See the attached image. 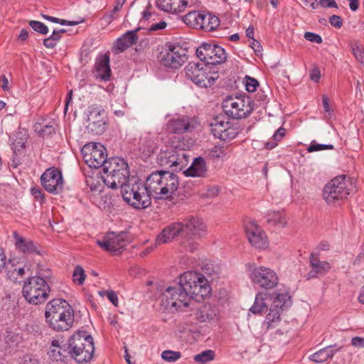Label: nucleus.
Returning <instances> with one entry per match:
<instances>
[{
	"mask_svg": "<svg viewBox=\"0 0 364 364\" xmlns=\"http://www.w3.org/2000/svg\"><path fill=\"white\" fill-rule=\"evenodd\" d=\"M161 356L166 362L174 363L181 357V353L179 351L166 350L161 353Z\"/></svg>",
	"mask_w": 364,
	"mask_h": 364,
	"instance_id": "49",
	"label": "nucleus"
},
{
	"mask_svg": "<svg viewBox=\"0 0 364 364\" xmlns=\"http://www.w3.org/2000/svg\"><path fill=\"white\" fill-rule=\"evenodd\" d=\"M304 38L312 43H322V38L318 34L312 32H306L304 33Z\"/></svg>",
	"mask_w": 364,
	"mask_h": 364,
	"instance_id": "56",
	"label": "nucleus"
},
{
	"mask_svg": "<svg viewBox=\"0 0 364 364\" xmlns=\"http://www.w3.org/2000/svg\"><path fill=\"white\" fill-rule=\"evenodd\" d=\"M31 193L36 200L40 201V203H41L44 202V199H45L44 194L40 188L36 187V186L31 188Z\"/></svg>",
	"mask_w": 364,
	"mask_h": 364,
	"instance_id": "54",
	"label": "nucleus"
},
{
	"mask_svg": "<svg viewBox=\"0 0 364 364\" xmlns=\"http://www.w3.org/2000/svg\"><path fill=\"white\" fill-rule=\"evenodd\" d=\"M71 306L63 299H55L50 301L46 306L45 316L46 321L58 314V313L70 308Z\"/></svg>",
	"mask_w": 364,
	"mask_h": 364,
	"instance_id": "33",
	"label": "nucleus"
},
{
	"mask_svg": "<svg viewBox=\"0 0 364 364\" xmlns=\"http://www.w3.org/2000/svg\"><path fill=\"white\" fill-rule=\"evenodd\" d=\"M203 12L202 11H190L183 17V21L187 26L200 29L203 19Z\"/></svg>",
	"mask_w": 364,
	"mask_h": 364,
	"instance_id": "38",
	"label": "nucleus"
},
{
	"mask_svg": "<svg viewBox=\"0 0 364 364\" xmlns=\"http://www.w3.org/2000/svg\"><path fill=\"white\" fill-rule=\"evenodd\" d=\"M259 82L257 80L253 77L246 76L245 77V87L246 90L249 92H253L256 90Z\"/></svg>",
	"mask_w": 364,
	"mask_h": 364,
	"instance_id": "51",
	"label": "nucleus"
},
{
	"mask_svg": "<svg viewBox=\"0 0 364 364\" xmlns=\"http://www.w3.org/2000/svg\"><path fill=\"white\" fill-rule=\"evenodd\" d=\"M349 47L355 59L360 63H364V47L357 40L349 42Z\"/></svg>",
	"mask_w": 364,
	"mask_h": 364,
	"instance_id": "44",
	"label": "nucleus"
},
{
	"mask_svg": "<svg viewBox=\"0 0 364 364\" xmlns=\"http://www.w3.org/2000/svg\"><path fill=\"white\" fill-rule=\"evenodd\" d=\"M127 234L124 232L119 233L109 232L102 239L97 240V245L104 250L109 252L113 255L122 252L129 244Z\"/></svg>",
	"mask_w": 364,
	"mask_h": 364,
	"instance_id": "18",
	"label": "nucleus"
},
{
	"mask_svg": "<svg viewBox=\"0 0 364 364\" xmlns=\"http://www.w3.org/2000/svg\"><path fill=\"white\" fill-rule=\"evenodd\" d=\"M156 143L150 134L142 136L139 141V149L145 154L149 155L154 151Z\"/></svg>",
	"mask_w": 364,
	"mask_h": 364,
	"instance_id": "40",
	"label": "nucleus"
},
{
	"mask_svg": "<svg viewBox=\"0 0 364 364\" xmlns=\"http://www.w3.org/2000/svg\"><path fill=\"white\" fill-rule=\"evenodd\" d=\"M205 231V225L201 219L192 218L182 222H175L166 226L156 238V243L161 245L171 242L178 236H184L186 240L182 243L191 252L198 248V243L193 236L200 235Z\"/></svg>",
	"mask_w": 364,
	"mask_h": 364,
	"instance_id": "1",
	"label": "nucleus"
},
{
	"mask_svg": "<svg viewBox=\"0 0 364 364\" xmlns=\"http://www.w3.org/2000/svg\"><path fill=\"white\" fill-rule=\"evenodd\" d=\"M203 19L200 29L205 31H213L220 26L219 18L210 13L203 12Z\"/></svg>",
	"mask_w": 364,
	"mask_h": 364,
	"instance_id": "37",
	"label": "nucleus"
},
{
	"mask_svg": "<svg viewBox=\"0 0 364 364\" xmlns=\"http://www.w3.org/2000/svg\"><path fill=\"white\" fill-rule=\"evenodd\" d=\"M95 77L103 81H108L111 77L109 56L107 54L99 56L95 64Z\"/></svg>",
	"mask_w": 364,
	"mask_h": 364,
	"instance_id": "27",
	"label": "nucleus"
},
{
	"mask_svg": "<svg viewBox=\"0 0 364 364\" xmlns=\"http://www.w3.org/2000/svg\"><path fill=\"white\" fill-rule=\"evenodd\" d=\"M13 237L15 246L20 252L33 253L36 251V247L31 239L21 236L17 232H14Z\"/></svg>",
	"mask_w": 364,
	"mask_h": 364,
	"instance_id": "35",
	"label": "nucleus"
},
{
	"mask_svg": "<svg viewBox=\"0 0 364 364\" xmlns=\"http://www.w3.org/2000/svg\"><path fill=\"white\" fill-rule=\"evenodd\" d=\"M125 2L126 0H116L114 8L111 10L112 14L118 15V12L122 9Z\"/></svg>",
	"mask_w": 364,
	"mask_h": 364,
	"instance_id": "63",
	"label": "nucleus"
},
{
	"mask_svg": "<svg viewBox=\"0 0 364 364\" xmlns=\"http://www.w3.org/2000/svg\"><path fill=\"white\" fill-rule=\"evenodd\" d=\"M309 265L311 269L306 275L307 279L322 277L329 272L332 268L328 262L321 260L318 255L314 253H311L309 256Z\"/></svg>",
	"mask_w": 364,
	"mask_h": 364,
	"instance_id": "24",
	"label": "nucleus"
},
{
	"mask_svg": "<svg viewBox=\"0 0 364 364\" xmlns=\"http://www.w3.org/2000/svg\"><path fill=\"white\" fill-rule=\"evenodd\" d=\"M117 17H118V15H115L114 14H112V12L110 11L109 12L105 13L103 15V16L101 18V21L102 22V24L107 26V25L110 24Z\"/></svg>",
	"mask_w": 364,
	"mask_h": 364,
	"instance_id": "57",
	"label": "nucleus"
},
{
	"mask_svg": "<svg viewBox=\"0 0 364 364\" xmlns=\"http://www.w3.org/2000/svg\"><path fill=\"white\" fill-rule=\"evenodd\" d=\"M85 183L92 193L90 196V201L101 209L106 208V202L101 198L102 186L100 183V178L87 176L86 177Z\"/></svg>",
	"mask_w": 364,
	"mask_h": 364,
	"instance_id": "25",
	"label": "nucleus"
},
{
	"mask_svg": "<svg viewBox=\"0 0 364 364\" xmlns=\"http://www.w3.org/2000/svg\"><path fill=\"white\" fill-rule=\"evenodd\" d=\"M17 340V337L14 338V334L12 333L11 331H9L8 328L3 331L1 333H0V341H11Z\"/></svg>",
	"mask_w": 364,
	"mask_h": 364,
	"instance_id": "55",
	"label": "nucleus"
},
{
	"mask_svg": "<svg viewBox=\"0 0 364 364\" xmlns=\"http://www.w3.org/2000/svg\"><path fill=\"white\" fill-rule=\"evenodd\" d=\"M85 277L83 268L80 265L76 266L73 273V282L78 285H82L85 282Z\"/></svg>",
	"mask_w": 364,
	"mask_h": 364,
	"instance_id": "48",
	"label": "nucleus"
},
{
	"mask_svg": "<svg viewBox=\"0 0 364 364\" xmlns=\"http://www.w3.org/2000/svg\"><path fill=\"white\" fill-rule=\"evenodd\" d=\"M286 132V129L283 127L279 128L272 136L274 141H268L265 144V147L267 149H272L277 145V142L280 141L282 139L284 136Z\"/></svg>",
	"mask_w": 364,
	"mask_h": 364,
	"instance_id": "47",
	"label": "nucleus"
},
{
	"mask_svg": "<svg viewBox=\"0 0 364 364\" xmlns=\"http://www.w3.org/2000/svg\"><path fill=\"white\" fill-rule=\"evenodd\" d=\"M95 343H80L72 346L70 344V355L77 363H83L91 360L95 351Z\"/></svg>",
	"mask_w": 364,
	"mask_h": 364,
	"instance_id": "23",
	"label": "nucleus"
},
{
	"mask_svg": "<svg viewBox=\"0 0 364 364\" xmlns=\"http://www.w3.org/2000/svg\"><path fill=\"white\" fill-rule=\"evenodd\" d=\"M124 200L135 209H144L151 203V193L146 184L140 179L132 177L120 187Z\"/></svg>",
	"mask_w": 364,
	"mask_h": 364,
	"instance_id": "3",
	"label": "nucleus"
},
{
	"mask_svg": "<svg viewBox=\"0 0 364 364\" xmlns=\"http://www.w3.org/2000/svg\"><path fill=\"white\" fill-rule=\"evenodd\" d=\"M329 23L335 28H340L343 25V21L339 16L333 15L329 18Z\"/></svg>",
	"mask_w": 364,
	"mask_h": 364,
	"instance_id": "58",
	"label": "nucleus"
},
{
	"mask_svg": "<svg viewBox=\"0 0 364 364\" xmlns=\"http://www.w3.org/2000/svg\"><path fill=\"white\" fill-rule=\"evenodd\" d=\"M65 29H54L52 34L43 40V44L47 48H54L62 38V34L65 33Z\"/></svg>",
	"mask_w": 364,
	"mask_h": 364,
	"instance_id": "42",
	"label": "nucleus"
},
{
	"mask_svg": "<svg viewBox=\"0 0 364 364\" xmlns=\"http://www.w3.org/2000/svg\"><path fill=\"white\" fill-rule=\"evenodd\" d=\"M29 26L36 32L43 34L46 35L48 34L49 30L48 26L44 24L43 23L38 21H29Z\"/></svg>",
	"mask_w": 364,
	"mask_h": 364,
	"instance_id": "50",
	"label": "nucleus"
},
{
	"mask_svg": "<svg viewBox=\"0 0 364 364\" xmlns=\"http://www.w3.org/2000/svg\"><path fill=\"white\" fill-rule=\"evenodd\" d=\"M198 58L206 67L209 65L223 63L227 58L225 49L220 46L211 43H203L196 50Z\"/></svg>",
	"mask_w": 364,
	"mask_h": 364,
	"instance_id": "15",
	"label": "nucleus"
},
{
	"mask_svg": "<svg viewBox=\"0 0 364 364\" xmlns=\"http://www.w3.org/2000/svg\"><path fill=\"white\" fill-rule=\"evenodd\" d=\"M267 221L268 223L274 225L285 226L287 220L285 214L283 211H271L267 215Z\"/></svg>",
	"mask_w": 364,
	"mask_h": 364,
	"instance_id": "43",
	"label": "nucleus"
},
{
	"mask_svg": "<svg viewBox=\"0 0 364 364\" xmlns=\"http://www.w3.org/2000/svg\"><path fill=\"white\" fill-rule=\"evenodd\" d=\"M310 78L314 82H318L321 78V72L318 68H314L310 71Z\"/></svg>",
	"mask_w": 364,
	"mask_h": 364,
	"instance_id": "60",
	"label": "nucleus"
},
{
	"mask_svg": "<svg viewBox=\"0 0 364 364\" xmlns=\"http://www.w3.org/2000/svg\"><path fill=\"white\" fill-rule=\"evenodd\" d=\"M81 153L85 164L91 168H103L104 164L108 161L106 148L100 143L91 142L85 144L82 148Z\"/></svg>",
	"mask_w": 364,
	"mask_h": 364,
	"instance_id": "14",
	"label": "nucleus"
},
{
	"mask_svg": "<svg viewBox=\"0 0 364 364\" xmlns=\"http://www.w3.org/2000/svg\"><path fill=\"white\" fill-rule=\"evenodd\" d=\"M222 106L225 114L232 119L246 118L253 110L252 100L245 94L226 97Z\"/></svg>",
	"mask_w": 364,
	"mask_h": 364,
	"instance_id": "10",
	"label": "nucleus"
},
{
	"mask_svg": "<svg viewBox=\"0 0 364 364\" xmlns=\"http://www.w3.org/2000/svg\"><path fill=\"white\" fill-rule=\"evenodd\" d=\"M196 319L200 322H214L219 318V310L210 304L202 305L196 314Z\"/></svg>",
	"mask_w": 364,
	"mask_h": 364,
	"instance_id": "28",
	"label": "nucleus"
},
{
	"mask_svg": "<svg viewBox=\"0 0 364 364\" xmlns=\"http://www.w3.org/2000/svg\"><path fill=\"white\" fill-rule=\"evenodd\" d=\"M209 126L214 137L223 141L232 140L239 134L237 129L232 126L225 116L214 117Z\"/></svg>",
	"mask_w": 364,
	"mask_h": 364,
	"instance_id": "16",
	"label": "nucleus"
},
{
	"mask_svg": "<svg viewBox=\"0 0 364 364\" xmlns=\"http://www.w3.org/2000/svg\"><path fill=\"white\" fill-rule=\"evenodd\" d=\"M322 104L325 112V117L330 118L332 115L333 110L330 105L329 98L326 95L322 96Z\"/></svg>",
	"mask_w": 364,
	"mask_h": 364,
	"instance_id": "53",
	"label": "nucleus"
},
{
	"mask_svg": "<svg viewBox=\"0 0 364 364\" xmlns=\"http://www.w3.org/2000/svg\"><path fill=\"white\" fill-rule=\"evenodd\" d=\"M208 167L204 158L199 156L193 159L191 165L185 171L184 174L189 177H205Z\"/></svg>",
	"mask_w": 364,
	"mask_h": 364,
	"instance_id": "30",
	"label": "nucleus"
},
{
	"mask_svg": "<svg viewBox=\"0 0 364 364\" xmlns=\"http://www.w3.org/2000/svg\"><path fill=\"white\" fill-rule=\"evenodd\" d=\"M102 171L105 184L112 189L120 188L131 178L128 164L123 158H110L104 164Z\"/></svg>",
	"mask_w": 364,
	"mask_h": 364,
	"instance_id": "5",
	"label": "nucleus"
},
{
	"mask_svg": "<svg viewBox=\"0 0 364 364\" xmlns=\"http://www.w3.org/2000/svg\"><path fill=\"white\" fill-rule=\"evenodd\" d=\"M245 229L252 246L258 250H265L268 247L269 242L265 232L254 220L246 222Z\"/></svg>",
	"mask_w": 364,
	"mask_h": 364,
	"instance_id": "20",
	"label": "nucleus"
},
{
	"mask_svg": "<svg viewBox=\"0 0 364 364\" xmlns=\"http://www.w3.org/2000/svg\"><path fill=\"white\" fill-rule=\"evenodd\" d=\"M187 60V50L178 44H168L161 58V63L167 68L177 69Z\"/></svg>",
	"mask_w": 364,
	"mask_h": 364,
	"instance_id": "17",
	"label": "nucleus"
},
{
	"mask_svg": "<svg viewBox=\"0 0 364 364\" xmlns=\"http://www.w3.org/2000/svg\"><path fill=\"white\" fill-rule=\"evenodd\" d=\"M228 146L215 145L205 151V155L208 160L216 161L223 160L228 155Z\"/></svg>",
	"mask_w": 364,
	"mask_h": 364,
	"instance_id": "36",
	"label": "nucleus"
},
{
	"mask_svg": "<svg viewBox=\"0 0 364 364\" xmlns=\"http://www.w3.org/2000/svg\"><path fill=\"white\" fill-rule=\"evenodd\" d=\"M292 304L291 296L287 291H275L271 296V304L268 314L263 322V328L267 330L277 327L281 321L283 313Z\"/></svg>",
	"mask_w": 364,
	"mask_h": 364,
	"instance_id": "7",
	"label": "nucleus"
},
{
	"mask_svg": "<svg viewBox=\"0 0 364 364\" xmlns=\"http://www.w3.org/2000/svg\"><path fill=\"white\" fill-rule=\"evenodd\" d=\"M55 132V128L53 125L47 124L41 129V134L43 135H50Z\"/></svg>",
	"mask_w": 364,
	"mask_h": 364,
	"instance_id": "64",
	"label": "nucleus"
},
{
	"mask_svg": "<svg viewBox=\"0 0 364 364\" xmlns=\"http://www.w3.org/2000/svg\"><path fill=\"white\" fill-rule=\"evenodd\" d=\"M28 136L25 133L18 132L13 136L11 149L15 154L24 149L27 142Z\"/></svg>",
	"mask_w": 364,
	"mask_h": 364,
	"instance_id": "41",
	"label": "nucleus"
},
{
	"mask_svg": "<svg viewBox=\"0 0 364 364\" xmlns=\"http://www.w3.org/2000/svg\"><path fill=\"white\" fill-rule=\"evenodd\" d=\"M41 182L46 191L58 194L63 188V178L61 171L56 167L47 168L41 176Z\"/></svg>",
	"mask_w": 364,
	"mask_h": 364,
	"instance_id": "19",
	"label": "nucleus"
},
{
	"mask_svg": "<svg viewBox=\"0 0 364 364\" xmlns=\"http://www.w3.org/2000/svg\"><path fill=\"white\" fill-rule=\"evenodd\" d=\"M22 292L23 297L28 303L38 305L47 300L50 287L43 277H31L24 282Z\"/></svg>",
	"mask_w": 364,
	"mask_h": 364,
	"instance_id": "9",
	"label": "nucleus"
},
{
	"mask_svg": "<svg viewBox=\"0 0 364 364\" xmlns=\"http://www.w3.org/2000/svg\"><path fill=\"white\" fill-rule=\"evenodd\" d=\"M195 122L186 116L173 118L167 123V130L174 134H183L195 129Z\"/></svg>",
	"mask_w": 364,
	"mask_h": 364,
	"instance_id": "26",
	"label": "nucleus"
},
{
	"mask_svg": "<svg viewBox=\"0 0 364 364\" xmlns=\"http://www.w3.org/2000/svg\"><path fill=\"white\" fill-rule=\"evenodd\" d=\"M104 109L97 105H92L87 112L88 127L97 134L102 133L105 129V121L104 119Z\"/></svg>",
	"mask_w": 364,
	"mask_h": 364,
	"instance_id": "22",
	"label": "nucleus"
},
{
	"mask_svg": "<svg viewBox=\"0 0 364 364\" xmlns=\"http://www.w3.org/2000/svg\"><path fill=\"white\" fill-rule=\"evenodd\" d=\"M208 67L198 63H189L185 68L186 77L200 87L211 86L218 78L217 73L208 72Z\"/></svg>",
	"mask_w": 364,
	"mask_h": 364,
	"instance_id": "13",
	"label": "nucleus"
},
{
	"mask_svg": "<svg viewBox=\"0 0 364 364\" xmlns=\"http://www.w3.org/2000/svg\"><path fill=\"white\" fill-rule=\"evenodd\" d=\"M250 46L254 50L257 55H261L262 51V46L258 41L252 39Z\"/></svg>",
	"mask_w": 364,
	"mask_h": 364,
	"instance_id": "59",
	"label": "nucleus"
},
{
	"mask_svg": "<svg viewBox=\"0 0 364 364\" xmlns=\"http://www.w3.org/2000/svg\"><path fill=\"white\" fill-rule=\"evenodd\" d=\"M247 271L252 284L261 289L272 290L279 284L277 272L269 267L250 264Z\"/></svg>",
	"mask_w": 364,
	"mask_h": 364,
	"instance_id": "11",
	"label": "nucleus"
},
{
	"mask_svg": "<svg viewBox=\"0 0 364 364\" xmlns=\"http://www.w3.org/2000/svg\"><path fill=\"white\" fill-rule=\"evenodd\" d=\"M84 340L85 341H92L93 338L91 333L82 328L75 332L69 339V341H80Z\"/></svg>",
	"mask_w": 364,
	"mask_h": 364,
	"instance_id": "46",
	"label": "nucleus"
},
{
	"mask_svg": "<svg viewBox=\"0 0 364 364\" xmlns=\"http://www.w3.org/2000/svg\"><path fill=\"white\" fill-rule=\"evenodd\" d=\"M146 183L151 196L156 200L171 199L179 186L177 175L168 171L151 173L148 176Z\"/></svg>",
	"mask_w": 364,
	"mask_h": 364,
	"instance_id": "2",
	"label": "nucleus"
},
{
	"mask_svg": "<svg viewBox=\"0 0 364 364\" xmlns=\"http://www.w3.org/2000/svg\"><path fill=\"white\" fill-rule=\"evenodd\" d=\"M334 353L333 347L332 346H326L320 349L317 352L311 355L309 358L311 360L321 363L327 360Z\"/></svg>",
	"mask_w": 364,
	"mask_h": 364,
	"instance_id": "39",
	"label": "nucleus"
},
{
	"mask_svg": "<svg viewBox=\"0 0 364 364\" xmlns=\"http://www.w3.org/2000/svg\"><path fill=\"white\" fill-rule=\"evenodd\" d=\"M0 82H1V87L4 91H10L11 87L9 86V80L6 75H2L0 76Z\"/></svg>",
	"mask_w": 364,
	"mask_h": 364,
	"instance_id": "62",
	"label": "nucleus"
},
{
	"mask_svg": "<svg viewBox=\"0 0 364 364\" xmlns=\"http://www.w3.org/2000/svg\"><path fill=\"white\" fill-rule=\"evenodd\" d=\"M273 293L258 292L255 299L253 305L250 307V311L253 314H261L267 311L268 304L266 302L269 300L271 302V296Z\"/></svg>",
	"mask_w": 364,
	"mask_h": 364,
	"instance_id": "34",
	"label": "nucleus"
},
{
	"mask_svg": "<svg viewBox=\"0 0 364 364\" xmlns=\"http://www.w3.org/2000/svg\"><path fill=\"white\" fill-rule=\"evenodd\" d=\"M353 188L352 181L347 178L346 176H338L324 186L323 198L328 205H332L338 200L346 199L353 191Z\"/></svg>",
	"mask_w": 364,
	"mask_h": 364,
	"instance_id": "8",
	"label": "nucleus"
},
{
	"mask_svg": "<svg viewBox=\"0 0 364 364\" xmlns=\"http://www.w3.org/2000/svg\"><path fill=\"white\" fill-rule=\"evenodd\" d=\"M139 28L127 31L123 36L118 38L114 43V49L117 53L124 51L136 43L138 37L136 32Z\"/></svg>",
	"mask_w": 364,
	"mask_h": 364,
	"instance_id": "31",
	"label": "nucleus"
},
{
	"mask_svg": "<svg viewBox=\"0 0 364 364\" xmlns=\"http://www.w3.org/2000/svg\"><path fill=\"white\" fill-rule=\"evenodd\" d=\"M49 357L55 361H64L70 355V343H51Z\"/></svg>",
	"mask_w": 364,
	"mask_h": 364,
	"instance_id": "29",
	"label": "nucleus"
},
{
	"mask_svg": "<svg viewBox=\"0 0 364 364\" xmlns=\"http://www.w3.org/2000/svg\"><path fill=\"white\" fill-rule=\"evenodd\" d=\"M319 4L323 8H337L335 0H319Z\"/></svg>",
	"mask_w": 364,
	"mask_h": 364,
	"instance_id": "61",
	"label": "nucleus"
},
{
	"mask_svg": "<svg viewBox=\"0 0 364 364\" xmlns=\"http://www.w3.org/2000/svg\"><path fill=\"white\" fill-rule=\"evenodd\" d=\"M187 4V0H156V6L160 10L172 14L183 11Z\"/></svg>",
	"mask_w": 364,
	"mask_h": 364,
	"instance_id": "32",
	"label": "nucleus"
},
{
	"mask_svg": "<svg viewBox=\"0 0 364 364\" xmlns=\"http://www.w3.org/2000/svg\"><path fill=\"white\" fill-rule=\"evenodd\" d=\"M188 294L178 284L167 287L159 298V309L164 313H175L184 311L190 304Z\"/></svg>",
	"mask_w": 364,
	"mask_h": 364,
	"instance_id": "6",
	"label": "nucleus"
},
{
	"mask_svg": "<svg viewBox=\"0 0 364 364\" xmlns=\"http://www.w3.org/2000/svg\"><path fill=\"white\" fill-rule=\"evenodd\" d=\"M179 284L188 293L190 299L201 302L211 293L207 278L200 272L188 271L179 277Z\"/></svg>",
	"mask_w": 364,
	"mask_h": 364,
	"instance_id": "4",
	"label": "nucleus"
},
{
	"mask_svg": "<svg viewBox=\"0 0 364 364\" xmlns=\"http://www.w3.org/2000/svg\"><path fill=\"white\" fill-rule=\"evenodd\" d=\"M47 322L55 331H63L70 329L74 323V311L72 307L55 314Z\"/></svg>",
	"mask_w": 364,
	"mask_h": 364,
	"instance_id": "21",
	"label": "nucleus"
},
{
	"mask_svg": "<svg viewBox=\"0 0 364 364\" xmlns=\"http://www.w3.org/2000/svg\"><path fill=\"white\" fill-rule=\"evenodd\" d=\"M157 161L161 166L169 168L173 171H180L188 165L189 156L184 150L171 147L161 150Z\"/></svg>",
	"mask_w": 364,
	"mask_h": 364,
	"instance_id": "12",
	"label": "nucleus"
},
{
	"mask_svg": "<svg viewBox=\"0 0 364 364\" xmlns=\"http://www.w3.org/2000/svg\"><path fill=\"white\" fill-rule=\"evenodd\" d=\"M333 145L332 144H321L316 143H311L308 148L309 152L322 151L324 149H333Z\"/></svg>",
	"mask_w": 364,
	"mask_h": 364,
	"instance_id": "52",
	"label": "nucleus"
},
{
	"mask_svg": "<svg viewBox=\"0 0 364 364\" xmlns=\"http://www.w3.org/2000/svg\"><path fill=\"white\" fill-rule=\"evenodd\" d=\"M215 353L213 350H205L200 353L196 354L193 357L195 362L199 364H206L215 359Z\"/></svg>",
	"mask_w": 364,
	"mask_h": 364,
	"instance_id": "45",
	"label": "nucleus"
}]
</instances>
